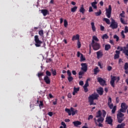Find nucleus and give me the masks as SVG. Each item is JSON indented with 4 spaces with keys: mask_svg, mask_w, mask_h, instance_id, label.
<instances>
[{
    "mask_svg": "<svg viewBox=\"0 0 128 128\" xmlns=\"http://www.w3.org/2000/svg\"><path fill=\"white\" fill-rule=\"evenodd\" d=\"M50 72H52V74L53 76H56V70L55 69L54 70L51 69Z\"/></svg>",
    "mask_w": 128,
    "mask_h": 128,
    "instance_id": "nucleus-33",
    "label": "nucleus"
},
{
    "mask_svg": "<svg viewBox=\"0 0 128 128\" xmlns=\"http://www.w3.org/2000/svg\"><path fill=\"white\" fill-rule=\"evenodd\" d=\"M41 12L42 14L44 16H46L50 12L46 9H43L41 10Z\"/></svg>",
    "mask_w": 128,
    "mask_h": 128,
    "instance_id": "nucleus-13",
    "label": "nucleus"
},
{
    "mask_svg": "<svg viewBox=\"0 0 128 128\" xmlns=\"http://www.w3.org/2000/svg\"><path fill=\"white\" fill-rule=\"evenodd\" d=\"M121 36H122V38H126V36L124 35V30L122 31Z\"/></svg>",
    "mask_w": 128,
    "mask_h": 128,
    "instance_id": "nucleus-48",
    "label": "nucleus"
},
{
    "mask_svg": "<svg viewBox=\"0 0 128 128\" xmlns=\"http://www.w3.org/2000/svg\"><path fill=\"white\" fill-rule=\"evenodd\" d=\"M111 78V80L110 81V84L112 86L113 88H116V84H114V82L116 81V82H118V81L120 80V76H112V75L110 76Z\"/></svg>",
    "mask_w": 128,
    "mask_h": 128,
    "instance_id": "nucleus-3",
    "label": "nucleus"
},
{
    "mask_svg": "<svg viewBox=\"0 0 128 128\" xmlns=\"http://www.w3.org/2000/svg\"><path fill=\"white\" fill-rule=\"evenodd\" d=\"M124 70H125V74H128V63L126 62L124 65Z\"/></svg>",
    "mask_w": 128,
    "mask_h": 128,
    "instance_id": "nucleus-19",
    "label": "nucleus"
},
{
    "mask_svg": "<svg viewBox=\"0 0 128 128\" xmlns=\"http://www.w3.org/2000/svg\"><path fill=\"white\" fill-rule=\"evenodd\" d=\"M108 106L110 108V110H112V108H114V104H109V105H108Z\"/></svg>",
    "mask_w": 128,
    "mask_h": 128,
    "instance_id": "nucleus-64",
    "label": "nucleus"
},
{
    "mask_svg": "<svg viewBox=\"0 0 128 128\" xmlns=\"http://www.w3.org/2000/svg\"><path fill=\"white\" fill-rule=\"evenodd\" d=\"M102 14V10L100 9L99 10V12H95V15L96 16H100Z\"/></svg>",
    "mask_w": 128,
    "mask_h": 128,
    "instance_id": "nucleus-39",
    "label": "nucleus"
},
{
    "mask_svg": "<svg viewBox=\"0 0 128 128\" xmlns=\"http://www.w3.org/2000/svg\"><path fill=\"white\" fill-rule=\"evenodd\" d=\"M120 55L118 54H115L114 57V60H116V58H119Z\"/></svg>",
    "mask_w": 128,
    "mask_h": 128,
    "instance_id": "nucleus-54",
    "label": "nucleus"
},
{
    "mask_svg": "<svg viewBox=\"0 0 128 128\" xmlns=\"http://www.w3.org/2000/svg\"><path fill=\"white\" fill-rule=\"evenodd\" d=\"M73 124L74 126H80V124H82V122L80 121H74L73 122Z\"/></svg>",
    "mask_w": 128,
    "mask_h": 128,
    "instance_id": "nucleus-21",
    "label": "nucleus"
},
{
    "mask_svg": "<svg viewBox=\"0 0 128 128\" xmlns=\"http://www.w3.org/2000/svg\"><path fill=\"white\" fill-rule=\"evenodd\" d=\"M102 111L100 110H99L96 112V118H102Z\"/></svg>",
    "mask_w": 128,
    "mask_h": 128,
    "instance_id": "nucleus-17",
    "label": "nucleus"
},
{
    "mask_svg": "<svg viewBox=\"0 0 128 128\" xmlns=\"http://www.w3.org/2000/svg\"><path fill=\"white\" fill-rule=\"evenodd\" d=\"M88 80H90V79H87L86 81V83L84 85V86L83 88H88Z\"/></svg>",
    "mask_w": 128,
    "mask_h": 128,
    "instance_id": "nucleus-38",
    "label": "nucleus"
},
{
    "mask_svg": "<svg viewBox=\"0 0 128 128\" xmlns=\"http://www.w3.org/2000/svg\"><path fill=\"white\" fill-rule=\"evenodd\" d=\"M112 104V98L110 97L108 98V106H110V104Z\"/></svg>",
    "mask_w": 128,
    "mask_h": 128,
    "instance_id": "nucleus-53",
    "label": "nucleus"
},
{
    "mask_svg": "<svg viewBox=\"0 0 128 128\" xmlns=\"http://www.w3.org/2000/svg\"><path fill=\"white\" fill-rule=\"evenodd\" d=\"M121 108H128V106L126 105V102H122L121 104Z\"/></svg>",
    "mask_w": 128,
    "mask_h": 128,
    "instance_id": "nucleus-31",
    "label": "nucleus"
},
{
    "mask_svg": "<svg viewBox=\"0 0 128 128\" xmlns=\"http://www.w3.org/2000/svg\"><path fill=\"white\" fill-rule=\"evenodd\" d=\"M44 80L46 84H50V78L48 76H44Z\"/></svg>",
    "mask_w": 128,
    "mask_h": 128,
    "instance_id": "nucleus-10",
    "label": "nucleus"
},
{
    "mask_svg": "<svg viewBox=\"0 0 128 128\" xmlns=\"http://www.w3.org/2000/svg\"><path fill=\"white\" fill-rule=\"evenodd\" d=\"M82 54H81L80 52L79 51H78L77 52V56H78V58H80V56H82Z\"/></svg>",
    "mask_w": 128,
    "mask_h": 128,
    "instance_id": "nucleus-61",
    "label": "nucleus"
},
{
    "mask_svg": "<svg viewBox=\"0 0 128 128\" xmlns=\"http://www.w3.org/2000/svg\"><path fill=\"white\" fill-rule=\"evenodd\" d=\"M104 118L102 117H99V118L97 120V122H100L102 124L104 122Z\"/></svg>",
    "mask_w": 128,
    "mask_h": 128,
    "instance_id": "nucleus-24",
    "label": "nucleus"
},
{
    "mask_svg": "<svg viewBox=\"0 0 128 128\" xmlns=\"http://www.w3.org/2000/svg\"><path fill=\"white\" fill-rule=\"evenodd\" d=\"M116 106H114L112 110V114H114V112H116Z\"/></svg>",
    "mask_w": 128,
    "mask_h": 128,
    "instance_id": "nucleus-49",
    "label": "nucleus"
},
{
    "mask_svg": "<svg viewBox=\"0 0 128 128\" xmlns=\"http://www.w3.org/2000/svg\"><path fill=\"white\" fill-rule=\"evenodd\" d=\"M107 70H108V72H110V70H112V66H108L107 68Z\"/></svg>",
    "mask_w": 128,
    "mask_h": 128,
    "instance_id": "nucleus-63",
    "label": "nucleus"
},
{
    "mask_svg": "<svg viewBox=\"0 0 128 128\" xmlns=\"http://www.w3.org/2000/svg\"><path fill=\"white\" fill-rule=\"evenodd\" d=\"M97 92L100 96H102L104 94V88L100 87L98 90H97Z\"/></svg>",
    "mask_w": 128,
    "mask_h": 128,
    "instance_id": "nucleus-15",
    "label": "nucleus"
},
{
    "mask_svg": "<svg viewBox=\"0 0 128 128\" xmlns=\"http://www.w3.org/2000/svg\"><path fill=\"white\" fill-rule=\"evenodd\" d=\"M65 112L68 114V116H74L76 114V112L74 111V108L71 107L70 108H65Z\"/></svg>",
    "mask_w": 128,
    "mask_h": 128,
    "instance_id": "nucleus-5",
    "label": "nucleus"
},
{
    "mask_svg": "<svg viewBox=\"0 0 128 128\" xmlns=\"http://www.w3.org/2000/svg\"><path fill=\"white\" fill-rule=\"evenodd\" d=\"M72 40V42H74V40H80V34H76V35L73 36Z\"/></svg>",
    "mask_w": 128,
    "mask_h": 128,
    "instance_id": "nucleus-14",
    "label": "nucleus"
},
{
    "mask_svg": "<svg viewBox=\"0 0 128 128\" xmlns=\"http://www.w3.org/2000/svg\"><path fill=\"white\" fill-rule=\"evenodd\" d=\"M108 34H103L102 36V40H108Z\"/></svg>",
    "mask_w": 128,
    "mask_h": 128,
    "instance_id": "nucleus-41",
    "label": "nucleus"
},
{
    "mask_svg": "<svg viewBox=\"0 0 128 128\" xmlns=\"http://www.w3.org/2000/svg\"><path fill=\"white\" fill-rule=\"evenodd\" d=\"M126 110H128V107H126V108H121L120 110V112H126Z\"/></svg>",
    "mask_w": 128,
    "mask_h": 128,
    "instance_id": "nucleus-35",
    "label": "nucleus"
},
{
    "mask_svg": "<svg viewBox=\"0 0 128 128\" xmlns=\"http://www.w3.org/2000/svg\"><path fill=\"white\" fill-rule=\"evenodd\" d=\"M90 44L94 50H98L100 48V44L98 42L92 41Z\"/></svg>",
    "mask_w": 128,
    "mask_h": 128,
    "instance_id": "nucleus-4",
    "label": "nucleus"
},
{
    "mask_svg": "<svg viewBox=\"0 0 128 128\" xmlns=\"http://www.w3.org/2000/svg\"><path fill=\"white\" fill-rule=\"evenodd\" d=\"M50 62H52V60L51 59V58H47L46 60V62L48 64Z\"/></svg>",
    "mask_w": 128,
    "mask_h": 128,
    "instance_id": "nucleus-60",
    "label": "nucleus"
},
{
    "mask_svg": "<svg viewBox=\"0 0 128 128\" xmlns=\"http://www.w3.org/2000/svg\"><path fill=\"white\" fill-rule=\"evenodd\" d=\"M112 46L110 44H106L104 46V50H108L110 49Z\"/></svg>",
    "mask_w": 128,
    "mask_h": 128,
    "instance_id": "nucleus-25",
    "label": "nucleus"
},
{
    "mask_svg": "<svg viewBox=\"0 0 128 128\" xmlns=\"http://www.w3.org/2000/svg\"><path fill=\"white\" fill-rule=\"evenodd\" d=\"M98 82H99L102 86H104L106 84V80H104L102 78L99 77L97 78Z\"/></svg>",
    "mask_w": 128,
    "mask_h": 128,
    "instance_id": "nucleus-8",
    "label": "nucleus"
},
{
    "mask_svg": "<svg viewBox=\"0 0 128 128\" xmlns=\"http://www.w3.org/2000/svg\"><path fill=\"white\" fill-rule=\"evenodd\" d=\"M44 76V72H40L38 74V76L39 78V80H42V77Z\"/></svg>",
    "mask_w": 128,
    "mask_h": 128,
    "instance_id": "nucleus-30",
    "label": "nucleus"
},
{
    "mask_svg": "<svg viewBox=\"0 0 128 128\" xmlns=\"http://www.w3.org/2000/svg\"><path fill=\"white\" fill-rule=\"evenodd\" d=\"M124 14H125L124 12L122 11V13H120V16H122V18H126V16H124Z\"/></svg>",
    "mask_w": 128,
    "mask_h": 128,
    "instance_id": "nucleus-52",
    "label": "nucleus"
},
{
    "mask_svg": "<svg viewBox=\"0 0 128 128\" xmlns=\"http://www.w3.org/2000/svg\"><path fill=\"white\" fill-rule=\"evenodd\" d=\"M79 12H82V14H84L86 12V9H84V4L82 5V6L80 8Z\"/></svg>",
    "mask_w": 128,
    "mask_h": 128,
    "instance_id": "nucleus-20",
    "label": "nucleus"
},
{
    "mask_svg": "<svg viewBox=\"0 0 128 128\" xmlns=\"http://www.w3.org/2000/svg\"><path fill=\"white\" fill-rule=\"evenodd\" d=\"M67 74H68V76H72V72H70V70H68Z\"/></svg>",
    "mask_w": 128,
    "mask_h": 128,
    "instance_id": "nucleus-55",
    "label": "nucleus"
},
{
    "mask_svg": "<svg viewBox=\"0 0 128 128\" xmlns=\"http://www.w3.org/2000/svg\"><path fill=\"white\" fill-rule=\"evenodd\" d=\"M38 34H39L40 36H44V30H40L38 32Z\"/></svg>",
    "mask_w": 128,
    "mask_h": 128,
    "instance_id": "nucleus-46",
    "label": "nucleus"
},
{
    "mask_svg": "<svg viewBox=\"0 0 128 128\" xmlns=\"http://www.w3.org/2000/svg\"><path fill=\"white\" fill-rule=\"evenodd\" d=\"M118 22L116 23H111V24L110 26V28H111L112 30H114L116 28H118Z\"/></svg>",
    "mask_w": 128,
    "mask_h": 128,
    "instance_id": "nucleus-12",
    "label": "nucleus"
},
{
    "mask_svg": "<svg viewBox=\"0 0 128 128\" xmlns=\"http://www.w3.org/2000/svg\"><path fill=\"white\" fill-rule=\"evenodd\" d=\"M117 126H118V128H124V126H126V124L122 122L121 124H118V125H117Z\"/></svg>",
    "mask_w": 128,
    "mask_h": 128,
    "instance_id": "nucleus-36",
    "label": "nucleus"
},
{
    "mask_svg": "<svg viewBox=\"0 0 128 128\" xmlns=\"http://www.w3.org/2000/svg\"><path fill=\"white\" fill-rule=\"evenodd\" d=\"M120 20L122 24H127L126 22V21H124V20L122 18H120Z\"/></svg>",
    "mask_w": 128,
    "mask_h": 128,
    "instance_id": "nucleus-51",
    "label": "nucleus"
},
{
    "mask_svg": "<svg viewBox=\"0 0 128 128\" xmlns=\"http://www.w3.org/2000/svg\"><path fill=\"white\" fill-rule=\"evenodd\" d=\"M94 74H98V72H100V70H98V67L96 66V68L94 70Z\"/></svg>",
    "mask_w": 128,
    "mask_h": 128,
    "instance_id": "nucleus-23",
    "label": "nucleus"
},
{
    "mask_svg": "<svg viewBox=\"0 0 128 128\" xmlns=\"http://www.w3.org/2000/svg\"><path fill=\"white\" fill-rule=\"evenodd\" d=\"M100 30L102 32H104V26H102V25H100Z\"/></svg>",
    "mask_w": 128,
    "mask_h": 128,
    "instance_id": "nucleus-56",
    "label": "nucleus"
},
{
    "mask_svg": "<svg viewBox=\"0 0 128 128\" xmlns=\"http://www.w3.org/2000/svg\"><path fill=\"white\" fill-rule=\"evenodd\" d=\"M74 92L78 94V92H80V88H76V87H74Z\"/></svg>",
    "mask_w": 128,
    "mask_h": 128,
    "instance_id": "nucleus-45",
    "label": "nucleus"
},
{
    "mask_svg": "<svg viewBox=\"0 0 128 128\" xmlns=\"http://www.w3.org/2000/svg\"><path fill=\"white\" fill-rule=\"evenodd\" d=\"M100 42V40H98V37H96V36H92V42Z\"/></svg>",
    "mask_w": 128,
    "mask_h": 128,
    "instance_id": "nucleus-32",
    "label": "nucleus"
},
{
    "mask_svg": "<svg viewBox=\"0 0 128 128\" xmlns=\"http://www.w3.org/2000/svg\"><path fill=\"white\" fill-rule=\"evenodd\" d=\"M124 114L122 113L121 112H118L117 118H124Z\"/></svg>",
    "mask_w": 128,
    "mask_h": 128,
    "instance_id": "nucleus-27",
    "label": "nucleus"
},
{
    "mask_svg": "<svg viewBox=\"0 0 128 128\" xmlns=\"http://www.w3.org/2000/svg\"><path fill=\"white\" fill-rule=\"evenodd\" d=\"M102 116L103 118H106V112L104 110H102Z\"/></svg>",
    "mask_w": 128,
    "mask_h": 128,
    "instance_id": "nucleus-47",
    "label": "nucleus"
},
{
    "mask_svg": "<svg viewBox=\"0 0 128 128\" xmlns=\"http://www.w3.org/2000/svg\"><path fill=\"white\" fill-rule=\"evenodd\" d=\"M81 66H82L81 68L82 70H83L84 72H86L88 71V64L86 63H82Z\"/></svg>",
    "mask_w": 128,
    "mask_h": 128,
    "instance_id": "nucleus-7",
    "label": "nucleus"
},
{
    "mask_svg": "<svg viewBox=\"0 0 128 128\" xmlns=\"http://www.w3.org/2000/svg\"><path fill=\"white\" fill-rule=\"evenodd\" d=\"M94 118V116L92 115H90L88 118V120H92Z\"/></svg>",
    "mask_w": 128,
    "mask_h": 128,
    "instance_id": "nucleus-62",
    "label": "nucleus"
},
{
    "mask_svg": "<svg viewBox=\"0 0 128 128\" xmlns=\"http://www.w3.org/2000/svg\"><path fill=\"white\" fill-rule=\"evenodd\" d=\"M106 122H108V124H112V116L106 117Z\"/></svg>",
    "mask_w": 128,
    "mask_h": 128,
    "instance_id": "nucleus-11",
    "label": "nucleus"
},
{
    "mask_svg": "<svg viewBox=\"0 0 128 128\" xmlns=\"http://www.w3.org/2000/svg\"><path fill=\"white\" fill-rule=\"evenodd\" d=\"M114 38H116V42H118L120 38H118V35L115 34L114 36Z\"/></svg>",
    "mask_w": 128,
    "mask_h": 128,
    "instance_id": "nucleus-50",
    "label": "nucleus"
},
{
    "mask_svg": "<svg viewBox=\"0 0 128 128\" xmlns=\"http://www.w3.org/2000/svg\"><path fill=\"white\" fill-rule=\"evenodd\" d=\"M123 52L125 56H128V50H126V47H124Z\"/></svg>",
    "mask_w": 128,
    "mask_h": 128,
    "instance_id": "nucleus-26",
    "label": "nucleus"
},
{
    "mask_svg": "<svg viewBox=\"0 0 128 128\" xmlns=\"http://www.w3.org/2000/svg\"><path fill=\"white\" fill-rule=\"evenodd\" d=\"M128 32V26H126L124 28V33L127 34Z\"/></svg>",
    "mask_w": 128,
    "mask_h": 128,
    "instance_id": "nucleus-57",
    "label": "nucleus"
},
{
    "mask_svg": "<svg viewBox=\"0 0 128 128\" xmlns=\"http://www.w3.org/2000/svg\"><path fill=\"white\" fill-rule=\"evenodd\" d=\"M68 20H64V28H68Z\"/></svg>",
    "mask_w": 128,
    "mask_h": 128,
    "instance_id": "nucleus-44",
    "label": "nucleus"
},
{
    "mask_svg": "<svg viewBox=\"0 0 128 128\" xmlns=\"http://www.w3.org/2000/svg\"><path fill=\"white\" fill-rule=\"evenodd\" d=\"M100 96L98 94L94 92L91 95H90L88 97V102H90V106H96V103L94 102V100H98Z\"/></svg>",
    "mask_w": 128,
    "mask_h": 128,
    "instance_id": "nucleus-1",
    "label": "nucleus"
},
{
    "mask_svg": "<svg viewBox=\"0 0 128 128\" xmlns=\"http://www.w3.org/2000/svg\"><path fill=\"white\" fill-rule=\"evenodd\" d=\"M90 24L92 26V28L94 32H96V26H94V22H92L90 23Z\"/></svg>",
    "mask_w": 128,
    "mask_h": 128,
    "instance_id": "nucleus-29",
    "label": "nucleus"
},
{
    "mask_svg": "<svg viewBox=\"0 0 128 128\" xmlns=\"http://www.w3.org/2000/svg\"><path fill=\"white\" fill-rule=\"evenodd\" d=\"M96 58L98 60H100V58H102L104 56V54L102 53V50H100L99 51L96 52Z\"/></svg>",
    "mask_w": 128,
    "mask_h": 128,
    "instance_id": "nucleus-9",
    "label": "nucleus"
},
{
    "mask_svg": "<svg viewBox=\"0 0 128 128\" xmlns=\"http://www.w3.org/2000/svg\"><path fill=\"white\" fill-rule=\"evenodd\" d=\"M92 6L94 9L96 10L98 8V6L96 4H98V2L95 1L91 3Z\"/></svg>",
    "mask_w": 128,
    "mask_h": 128,
    "instance_id": "nucleus-18",
    "label": "nucleus"
},
{
    "mask_svg": "<svg viewBox=\"0 0 128 128\" xmlns=\"http://www.w3.org/2000/svg\"><path fill=\"white\" fill-rule=\"evenodd\" d=\"M103 20L104 22H106L107 24H110V19L108 18H104Z\"/></svg>",
    "mask_w": 128,
    "mask_h": 128,
    "instance_id": "nucleus-28",
    "label": "nucleus"
},
{
    "mask_svg": "<svg viewBox=\"0 0 128 128\" xmlns=\"http://www.w3.org/2000/svg\"><path fill=\"white\" fill-rule=\"evenodd\" d=\"M82 74H84V72L83 71L80 70L78 72V76H82Z\"/></svg>",
    "mask_w": 128,
    "mask_h": 128,
    "instance_id": "nucleus-58",
    "label": "nucleus"
},
{
    "mask_svg": "<svg viewBox=\"0 0 128 128\" xmlns=\"http://www.w3.org/2000/svg\"><path fill=\"white\" fill-rule=\"evenodd\" d=\"M76 10H78V6H74L71 8V12H76Z\"/></svg>",
    "mask_w": 128,
    "mask_h": 128,
    "instance_id": "nucleus-34",
    "label": "nucleus"
},
{
    "mask_svg": "<svg viewBox=\"0 0 128 128\" xmlns=\"http://www.w3.org/2000/svg\"><path fill=\"white\" fill-rule=\"evenodd\" d=\"M46 76H48V78L49 76H52V72H50L48 70H46Z\"/></svg>",
    "mask_w": 128,
    "mask_h": 128,
    "instance_id": "nucleus-37",
    "label": "nucleus"
},
{
    "mask_svg": "<svg viewBox=\"0 0 128 128\" xmlns=\"http://www.w3.org/2000/svg\"><path fill=\"white\" fill-rule=\"evenodd\" d=\"M48 116H54V112H49L48 114Z\"/></svg>",
    "mask_w": 128,
    "mask_h": 128,
    "instance_id": "nucleus-59",
    "label": "nucleus"
},
{
    "mask_svg": "<svg viewBox=\"0 0 128 128\" xmlns=\"http://www.w3.org/2000/svg\"><path fill=\"white\" fill-rule=\"evenodd\" d=\"M84 60H86V57L84 56V54H82L80 58V62H84Z\"/></svg>",
    "mask_w": 128,
    "mask_h": 128,
    "instance_id": "nucleus-40",
    "label": "nucleus"
},
{
    "mask_svg": "<svg viewBox=\"0 0 128 128\" xmlns=\"http://www.w3.org/2000/svg\"><path fill=\"white\" fill-rule=\"evenodd\" d=\"M77 46H78V48H80L82 47V44H80V40H78Z\"/></svg>",
    "mask_w": 128,
    "mask_h": 128,
    "instance_id": "nucleus-43",
    "label": "nucleus"
},
{
    "mask_svg": "<svg viewBox=\"0 0 128 128\" xmlns=\"http://www.w3.org/2000/svg\"><path fill=\"white\" fill-rule=\"evenodd\" d=\"M112 5H109L108 8H106V16L108 18H110V17L112 16Z\"/></svg>",
    "mask_w": 128,
    "mask_h": 128,
    "instance_id": "nucleus-6",
    "label": "nucleus"
},
{
    "mask_svg": "<svg viewBox=\"0 0 128 128\" xmlns=\"http://www.w3.org/2000/svg\"><path fill=\"white\" fill-rule=\"evenodd\" d=\"M37 102L40 108H44V102L42 100H37Z\"/></svg>",
    "mask_w": 128,
    "mask_h": 128,
    "instance_id": "nucleus-16",
    "label": "nucleus"
},
{
    "mask_svg": "<svg viewBox=\"0 0 128 128\" xmlns=\"http://www.w3.org/2000/svg\"><path fill=\"white\" fill-rule=\"evenodd\" d=\"M68 80L69 82H72V80H74V78L72 76H69L68 78Z\"/></svg>",
    "mask_w": 128,
    "mask_h": 128,
    "instance_id": "nucleus-42",
    "label": "nucleus"
},
{
    "mask_svg": "<svg viewBox=\"0 0 128 128\" xmlns=\"http://www.w3.org/2000/svg\"><path fill=\"white\" fill-rule=\"evenodd\" d=\"M34 38V40L35 42V46L36 48H40L42 44H43V46H42L41 47L44 48H46V42L40 40V38H38V36H35Z\"/></svg>",
    "mask_w": 128,
    "mask_h": 128,
    "instance_id": "nucleus-2",
    "label": "nucleus"
},
{
    "mask_svg": "<svg viewBox=\"0 0 128 128\" xmlns=\"http://www.w3.org/2000/svg\"><path fill=\"white\" fill-rule=\"evenodd\" d=\"M117 119L118 122L119 124H122V122H124V117H117Z\"/></svg>",
    "mask_w": 128,
    "mask_h": 128,
    "instance_id": "nucleus-22",
    "label": "nucleus"
}]
</instances>
